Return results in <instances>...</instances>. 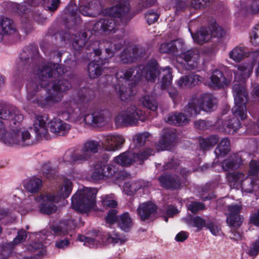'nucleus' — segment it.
Here are the masks:
<instances>
[{"label": "nucleus", "instance_id": "nucleus-11", "mask_svg": "<svg viewBox=\"0 0 259 259\" xmlns=\"http://www.w3.org/2000/svg\"><path fill=\"white\" fill-rule=\"evenodd\" d=\"M215 99L210 94H206L199 98L192 99L188 103L186 111L190 112V115H196L201 110L211 111L215 105Z\"/></svg>", "mask_w": 259, "mask_h": 259}, {"label": "nucleus", "instance_id": "nucleus-6", "mask_svg": "<svg viewBox=\"0 0 259 259\" xmlns=\"http://www.w3.org/2000/svg\"><path fill=\"white\" fill-rule=\"evenodd\" d=\"M235 105L232 109L233 117L244 120L247 117L246 103L248 93L243 84L235 83L233 85Z\"/></svg>", "mask_w": 259, "mask_h": 259}, {"label": "nucleus", "instance_id": "nucleus-47", "mask_svg": "<svg viewBox=\"0 0 259 259\" xmlns=\"http://www.w3.org/2000/svg\"><path fill=\"white\" fill-rule=\"evenodd\" d=\"M245 55V49L240 47H235L229 53L230 58L236 62H240L243 59Z\"/></svg>", "mask_w": 259, "mask_h": 259}, {"label": "nucleus", "instance_id": "nucleus-50", "mask_svg": "<svg viewBox=\"0 0 259 259\" xmlns=\"http://www.w3.org/2000/svg\"><path fill=\"white\" fill-rule=\"evenodd\" d=\"M53 85L62 94L69 90L71 87L70 82L64 78L55 80Z\"/></svg>", "mask_w": 259, "mask_h": 259}, {"label": "nucleus", "instance_id": "nucleus-54", "mask_svg": "<svg viewBox=\"0 0 259 259\" xmlns=\"http://www.w3.org/2000/svg\"><path fill=\"white\" fill-rule=\"evenodd\" d=\"M198 140L200 146H214L219 141V138L215 135H211L206 138L199 137Z\"/></svg>", "mask_w": 259, "mask_h": 259}, {"label": "nucleus", "instance_id": "nucleus-5", "mask_svg": "<svg viewBox=\"0 0 259 259\" xmlns=\"http://www.w3.org/2000/svg\"><path fill=\"white\" fill-rule=\"evenodd\" d=\"M76 227L74 220L69 219L60 222L58 224L52 225L51 229L56 239L55 247L59 249H65L70 245L72 231Z\"/></svg>", "mask_w": 259, "mask_h": 259}, {"label": "nucleus", "instance_id": "nucleus-34", "mask_svg": "<svg viewBox=\"0 0 259 259\" xmlns=\"http://www.w3.org/2000/svg\"><path fill=\"white\" fill-rule=\"evenodd\" d=\"M239 187L241 188L243 194L251 193L253 191H256L259 189L258 180L257 179L251 180L244 175V178Z\"/></svg>", "mask_w": 259, "mask_h": 259}, {"label": "nucleus", "instance_id": "nucleus-26", "mask_svg": "<svg viewBox=\"0 0 259 259\" xmlns=\"http://www.w3.org/2000/svg\"><path fill=\"white\" fill-rule=\"evenodd\" d=\"M185 50V44L183 40L177 39L162 44L159 51L162 53L174 54Z\"/></svg>", "mask_w": 259, "mask_h": 259}, {"label": "nucleus", "instance_id": "nucleus-44", "mask_svg": "<svg viewBox=\"0 0 259 259\" xmlns=\"http://www.w3.org/2000/svg\"><path fill=\"white\" fill-rule=\"evenodd\" d=\"M37 54V50L35 48H33L30 51L28 48H26L20 55L19 66L20 67H26L31 60V58Z\"/></svg>", "mask_w": 259, "mask_h": 259}, {"label": "nucleus", "instance_id": "nucleus-56", "mask_svg": "<svg viewBox=\"0 0 259 259\" xmlns=\"http://www.w3.org/2000/svg\"><path fill=\"white\" fill-rule=\"evenodd\" d=\"M39 172L44 177L49 179L54 178L55 177L54 170L51 168L49 162H46L42 164Z\"/></svg>", "mask_w": 259, "mask_h": 259}, {"label": "nucleus", "instance_id": "nucleus-20", "mask_svg": "<svg viewBox=\"0 0 259 259\" xmlns=\"http://www.w3.org/2000/svg\"><path fill=\"white\" fill-rule=\"evenodd\" d=\"M242 209L240 204H235L229 205L228 211L229 215L227 218V224L234 227H239L243 221V218L239 214Z\"/></svg>", "mask_w": 259, "mask_h": 259}, {"label": "nucleus", "instance_id": "nucleus-21", "mask_svg": "<svg viewBox=\"0 0 259 259\" xmlns=\"http://www.w3.org/2000/svg\"><path fill=\"white\" fill-rule=\"evenodd\" d=\"M242 163V160L240 156L237 154L230 155L228 158L225 159L220 164H218V162H213V167L215 171H220L219 169L215 168V167L219 165H221V169L224 171H228L238 168Z\"/></svg>", "mask_w": 259, "mask_h": 259}, {"label": "nucleus", "instance_id": "nucleus-52", "mask_svg": "<svg viewBox=\"0 0 259 259\" xmlns=\"http://www.w3.org/2000/svg\"><path fill=\"white\" fill-rule=\"evenodd\" d=\"M27 237L26 232L24 230H21L18 232L17 236L13 239V241L7 243L6 247L12 248L15 245L24 242Z\"/></svg>", "mask_w": 259, "mask_h": 259}, {"label": "nucleus", "instance_id": "nucleus-42", "mask_svg": "<svg viewBox=\"0 0 259 259\" xmlns=\"http://www.w3.org/2000/svg\"><path fill=\"white\" fill-rule=\"evenodd\" d=\"M144 186L142 181L139 180L125 183L123 186L124 192L127 195H133Z\"/></svg>", "mask_w": 259, "mask_h": 259}, {"label": "nucleus", "instance_id": "nucleus-13", "mask_svg": "<svg viewBox=\"0 0 259 259\" xmlns=\"http://www.w3.org/2000/svg\"><path fill=\"white\" fill-rule=\"evenodd\" d=\"M52 237L50 232L48 231L43 230L41 232L36 234V239L41 238V241H35L32 242L27 246L28 250L32 254L33 256L26 257V259H39L43 257L46 254V250L42 243V240L48 237Z\"/></svg>", "mask_w": 259, "mask_h": 259}, {"label": "nucleus", "instance_id": "nucleus-48", "mask_svg": "<svg viewBox=\"0 0 259 259\" xmlns=\"http://www.w3.org/2000/svg\"><path fill=\"white\" fill-rule=\"evenodd\" d=\"M205 229L209 230L214 236H220L222 233L221 228L212 217L208 218V222Z\"/></svg>", "mask_w": 259, "mask_h": 259}, {"label": "nucleus", "instance_id": "nucleus-33", "mask_svg": "<svg viewBox=\"0 0 259 259\" xmlns=\"http://www.w3.org/2000/svg\"><path fill=\"white\" fill-rule=\"evenodd\" d=\"M199 57V51L197 49H194L181 54L177 57V60L180 63H181L180 60L181 59H183L187 62H192L193 63L191 64L190 66L191 69H193L197 66Z\"/></svg>", "mask_w": 259, "mask_h": 259}, {"label": "nucleus", "instance_id": "nucleus-61", "mask_svg": "<svg viewBox=\"0 0 259 259\" xmlns=\"http://www.w3.org/2000/svg\"><path fill=\"white\" fill-rule=\"evenodd\" d=\"M102 204L104 207L112 208L117 205V202L108 195L102 197Z\"/></svg>", "mask_w": 259, "mask_h": 259}, {"label": "nucleus", "instance_id": "nucleus-18", "mask_svg": "<svg viewBox=\"0 0 259 259\" xmlns=\"http://www.w3.org/2000/svg\"><path fill=\"white\" fill-rule=\"evenodd\" d=\"M93 29L95 31L109 35L116 32V23L113 18L105 17L95 23Z\"/></svg>", "mask_w": 259, "mask_h": 259}, {"label": "nucleus", "instance_id": "nucleus-32", "mask_svg": "<svg viewBox=\"0 0 259 259\" xmlns=\"http://www.w3.org/2000/svg\"><path fill=\"white\" fill-rule=\"evenodd\" d=\"M157 209L156 206L151 202H145L141 204L137 208V213L142 221L148 219Z\"/></svg>", "mask_w": 259, "mask_h": 259}, {"label": "nucleus", "instance_id": "nucleus-49", "mask_svg": "<svg viewBox=\"0 0 259 259\" xmlns=\"http://www.w3.org/2000/svg\"><path fill=\"white\" fill-rule=\"evenodd\" d=\"M176 139V134L172 132H165L159 140V146H167L172 144Z\"/></svg>", "mask_w": 259, "mask_h": 259}, {"label": "nucleus", "instance_id": "nucleus-64", "mask_svg": "<svg viewBox=\"0 0 259 259\" xmlns=\"http://www.w3.org/2000/svg\"><path fill=\"white\" fill-rule=\"evenodd\" d=\"M210 33L212 34V37H221L225 34V31L221 27L214 25L210 29Z\"/></svg>", "mask_w": 259, "mask_h": 259}, {"label": "nucleus", "instance_id": "nucleus-62", "mask_svg": "<svg viewBox=\"0 0 259 259\" xmlns=\"http://www.w3.org/2000/svg\"><path fill=\"white\" fill-rule=\"evenodd\" d=\"M251 42L255 45H259V24L253 28L250 34Z\"/></svg>", "mask_w": 259, "mask_h": 259}, {"label": "nucleus", "instance_id": "nucleus-15", "mask_svg": "<svg viewBox=\"0 0 259 259\" xmlns=\"http://www.w3.org/2000/svg\"><path fill=\"white\" fill-rule=\"evenodd\" d=\"M158 179L160 186L166 189L177 190L182 187L181 178L176 174L164 172Z\"/></svg>", "mask_w": 259, "mask_h": 259}, {"label": "nucleus", "instance_id": "nucleus-1", "mask_svg": "<svg viewBox=\"0 0 259 259\" xmlns=\"http://www.w3.org/2000/svg\"><path fill=\"white\" fill-rule=\"evenodd\" d=\"M162 72L164 73L162 78L161 88L168 90L169 97L175 101L178 97L179 93L176 89L169 88L172 80L171 69L169 67L159 69L155 60H150L145 65H140L125 71H118L116 74L117 82L114 85L115 90L121 100H127L133 95L131 88L125 85L130 79L136 81L144 77L148 81L154 82L159 73Z\"/></svg>", "mask_w": 259, "mask_h": 259}, {"label": "nucleus", "instance_id": "nucleus-29", "mask_svg": "<svg viewBox=\"0 0 259 259\" xmlns=\"http://www.w3.org/2000/svg\"><path fill=\"white\" fill-rule=\"evenodd\" d=\"M48 117L42 115H36L33 123V128L36 135L39 137L48 138V132L46 128Z\"/></svg>", "mask_w": 259, "mask_h": 259}, {"label": "nucleus", "instance_id": "nucleus-8", "mask_svg": "<svg viewBox=\"0 0 259 259\" xmlns=\"http://www.w3.org/2000/svg\"><path fill=\"white\" fill-rule=\"evenodd\" d=\"M99 147H83L81 150L67 151L64 156V162L71 165H76L87 160L92 154L98 152ZM105 151H113L116 147H99Z\"/></svg>", "mask_w": 259, "mask_h": 259}, {"label": "nucleus", "instance_id": "nucleus-14", "mask_svg": "<svg viewBox=\"0 0 259 259\" xmlns=\"http://www.w3.org/2000/svg\"><path fill=\"white\" fill-rule=\"evenodd\" d=\"M124 142L125 139L121 135H107L88 139L84 143V146H121Z\"/></svg>", "mask_w": 259, "mask_h": 259}, {"label": "nucleus", "instance_id": "nucleus-55", "mask_svg": "<svg viewBox=\"0 0 259 259\" xmlns=\"http://www.w3.org/2000/svg\"><path fill=\"white\" fill-rule=\"evenodd\" d=\"M124 238H122L119 234L113 231L112 233L109 234L107 237V241L109 243L115 244H121L125 241Z\"/></svg>", "mask_w": 259, "mask_h": 259}, {"label": "nucleus", "instance_id": "nucleus-3", "mask_svg": "<svg viewBox=\"0 0 259 259\" xmlns=\"http://www.w3.org/2000/svg\"><path fill=\"white\" fill-rule=\"evenodd\" d=\"M97 192V189L94 188L78 190L71 198L72 207L81 213L94 209Z\"/></svg>", "mask_w": 259, "mask_h": 259}, {"label": "nucleus", "instance_id": "nucleus-59", "mask_svg": "<svg viewBox=\"0 0 259 259\" xmlns=\"http://www.w3.org/2000/svg\"><path fill=\"white\" fill-rule=\"evenodd\" d=\"M249 175L257 176L259 174V160H251L249 162Z\"/></svg>", "mask_w": 259, "mask_h": 259}, {"label": "nucleus", "instance_id": "nucleus-41", "mask_svg": "<svg viewBox=\"0 0 259 259\" xmlns=\"http://www.w3.org/2000/svg\"><path fill=\"white\" fill-rule=\"evenodd\" d=\"M244 178L243 173L233 172L226 175L227 181L231 188H238Z\"/></svg>", "mask_w": 259, "mask_h": 259}, {"label": "nucleus", "instance_id": "nucleus-39", "mask_svg": "<svg viewBox=\"0 0 259 259\" xmlns=\"http://www.w3.org/2000/svg\"><path fill=\"white\" fill-rule=\"evenodd\" d=\"M192 37L195 42L202 44L209 41L212 37L210 28H201L195 34L191 33Z\"/></svg>", "mask_w": 259, "mask_h": 259}, {"label": "nucleus", "instance_id": "nucleus-31", "mask_svg": "<svg viewBox=\"0 0 259 259\" xmlns=\"http://www.w3.org/2000/svg\"><path fill=\"white\" fill-rule=\"evenodd\" d=\"M78 240L80 241L84 242V244L90 247H97L105 242L103 235L99 231H95V236L94 238L78 235Z\"/></svg>", "mask_w": 259, "mask_h": 259}, {"label": "nucleus", "instance_id": "nucleus-45", "mask_svg": "<svg viewBox=\"0 0 259 259\" xmlns=\"http://www.w3.org/2000/svg\"><path fill=\"white\" fill-rule=\"evenodd\" d=\"M139 101L143 106L151 111H155L158 108V103L152 96L149 95L143 96Z\"/></svg>", "mask_w": 259, "mask_h": 259}, {"label": "nucleus", "instance_id": "nucleus-25", "mask_svg": "<svg viewBox=\"0 0 259 259\" xmlns=\"http://www.w3.org/2000/svg\"><path fill=\"white\" fill-rule=\"evenodd\" d=\"M139 52L140 49L137 47L130 46L124 49L120 56L121 62L123 64L133 63L141 57V54Z\"/></svg>", "mask_w": 259, "mask_h": 259}, {"label": "nucleus", "instance_id": "nucleus-43", "mask_svg": "<svg viewBox=\"0 0 259 259\" xmlns=\"http://www.w3.org/2000/svg\"><path fill=\"white\" fill-rule=\"evenodd\" d=\"M117 222L120 228L124 232H128L133 226L132 220L126 212L119 216Z\"/></svg>", "mask_w": 259, "mask_h": 259}, {"label": "nucleus", "instance_id": "nucleus-36", "mask_svg": "<svg viewBox=\"0 0 259 259\" xmlns=\"http://www.w3.org/2000/svg\"><path fill=\"white\" fill-rule=\"evenodd\" d=\"M123 44V40L121 38H114L111 41H106L104 42L103 45L108 57L113 56L116 51L121 48Z\"/></svg>", "mask_w": 259, "mask_h": 259}, {"label": "nucleus", "instance_id": "nucleus-12", "mask_svg": "<svg viewBox=\"0 0 259 259\" xmlns=\"http://www.w3.org/2000/svg\"><path fill=\"white\" fill-rule=\"evenodd\" d=\"M37 88V90L39 89L38 86L36 83H32L30 84L28 87V94L27 99L31 102H37L38 104L42 107H46L50 103H54L60 101L63 95L57 89L54 88V86L52 85V88L49 89L47 91V96L45 99H42L41 97L38 99L37 97L34 98V94L33 92Z\"/></svg>", "mask_w": 259, "mask_h": 259}, {"label": "nucleus", "instance_id": "nucleus-24", "mask_svg": "<svg viewBox=\"0 0 259 259\" xmlns=\"http://www.w3.org/2000/svg\"><path fill=\"white\" fill-rule=\"evenodd\" d=\"M188 105L185 108L186 115L182 113H171L169 114L166 118V122L171 125H184L187 124L189 121V118L194 115H190V112L186 111Z\"/></svg>", "mask_w": 259, "mask_h": 259}, {"label": "nucleus", "instance_id": "nucleus-10", "mask_svg": "<svg viewBox=\"0 0 259 259\" xmlns=\"http://www.w3.org/2000/svg\"><path fill=\"white\" fill-rule=\"evenodd\" d=\"M153 154V150L147 148L138 153L127 151L114 158V162L122 166H128L134 163L142 164L148 157Z\"/></svg>", "mask_w": 259, "mask_h": 259}, {"label": "nucleus", "instance_id": "nucleus-23", "mask_svg": "<svg viewBox=\"0 0 259 259\" xmlns=\"http://www.w3.org/2000/svg\"><path fill=\"white\" fill-rule=\"evenodd\" d=\"M117 4L108 10L110 15L114 17H121L127 14L130 10L129 0H116Z\"/></svg>", "mask_w": 259, "mask_h": 259}, {"label": "nucleus", "instance_id": "nucleus-4", "mask_svg": "<svg viewBox=\"0 0 259 259\" xmlns=\"http://www.w3.org/2000/svg\"><path fill=\"white\" fill-rule=\"evenodd\" d=\"M23 119V115L15 107L5 108L0 111V140L5 144L18 143L15 139H12V134L7 133L4 125L7 122H13L14 124L20 122Z\"/></svg>", "mask_w": 259, "mask_h": 259}, {"label": "nucleus", "instance_id": "nucleus-28", "mask_svg": "<svg viewBox=\"0 0 259 259\" xmlns=\"http://www.w3.org/2000/svg\"><path fill=\"white\" fill-rule=\"evenodd\" d=\"M208 218L209 217H207V218L205 219L198 215H190L188 217L183 218L182 221L186 224L188 227L196 228V231L199 232L202 230L203 228H206L208 222Z\"/></svg>", "mask_w": 259, "mask_h": 259}, {"label": "nucleus", "instance_id": "nucleus-27", "mask_svg": "<svg viewBox=\"0 0 259 259\" xmlns=\"http://www.w3.org/2000/svg\"><path fill=\"white\" fill-rule=\"evenodd\" d=\"M49 125L50 131L57 136L66 135L71 128L69 124L58 119L51 120Z\"/></svg>", "mask_w": 259, "mask_h": 259}, {"label": "nucleus", "instance_id": "nucleus-30", "mask_svg": "<svg viewBox=\"0 0 259 259\" xmlns=\"http://www.w3.org/2000/svg\"><path fill=\"white\" fill-rule=\"evenodd\" d=\"M107 117L104 111L95 112L83 116V120L88 124L98 125L105 124Z\"/></svg>", "mask_w": 259, "mask_h": 259}, {"label": "nucleus", "instance_id": "nucleus-46", "mask_svg": "<svg viewBox=\"0 0 259 259\" xmlns=\"http://www.w3.org/2000/svg\"><path fill=\"white\" fill-rule=\"evenodd\" d=\"M30 138V133L27 130H23L19 132L17 134H12V139H15L17 142L18 143H11V144H17L23 145L25 144H28L26 143L27 140Z\"/></svg>", "mask_w": 259, "mask_h": 259}, {"label": "nucleus", "instance_id": "nucleus-40", "mask_svg": "<svg viewBox=\"0 0 259 259\" xmlns=\"http://www.w3.org/2000/svg\"><path fill=\"white\" fill-rule=\"evenodd\" d=\"M241 126V123L238 119L232 117L222 122V130L229 134H233Z\"/></svg>", "mask_w": 259, "mask_h": 259}, {"label": "nucleus", "instance_id": "nucleus-22", "mask_svg": "<svg viewBox=\"0 0 259 259\" xmlns=\"http://www.w3.org/2000/svg\"><path fill=\"white\" fill-rule=\"evenodd\" d=\"M202 81V78L194 74L181 77L177 81V85L180 89H186L198 85Z\"/></svg>", "mask_w": 259, "mask_h": 259}, {"label": "nucleus", "instance_id": "nucleus-19", "mask_svg": "<svg viewBox=\"0 0 259 259\" xmlns=\"http://www.w3.org/2000/svg\"><path fill=\"white\" fill-rule=\"evenodd\" d=\"M237 70H233L235 74L234 85L237 84H243L244 87L245 85L244 82V79L249 77L252 73L253 66L251 63H242L237 66ZM246 88V87H245Z\"/></svg>", "mask_w": 259, "mask_h": 259}, {"label": "nucleus", "instance_id": "nucleus-7", "mask_svg": "<svg viewBox=\"0 0 259 259\" xmlns=\"http://www.w3.org/2000/svg\"><path fill=\"white\" fill-rule=\"evenodd\" d=\"M147 116L144 111L141 109L140 105L131 104L125 109L121 111L115 118L117 124H124L126 125H136L139 121H144Z\"/></svg>", "mask_w": 259, "mask_h": 259}, {"label": "nucleus", "instance_id": "nucleus-63", "mask_svg": "<svg viewBox=\"0 0 259 259\" xmlns=\"http://www.w3.org/2000/svg\"><path fill=\"white\" fill-rule=\"evenodd\" d=\"M117 211L116 209H111L109 211L106 217V222L109 224H113L115 223L118 219L117 217Z\"/></svg>", "mask_w": 259, "mask_h": 259}, {"label": "nucleus", "instance_id": "nucleus-37", "mask_svg": "<svg viewBox=\"0 0 259 259\" xmlns=\"http://www.w3.org/2000/svg\"><path fill=\"white\" fill-rule=\"evenodd\" d=\"M41 186V180L34 177L26 179L23 182L24 188L31 193H37L40 189Z\"/></svg>", "mask_w": 259, "mask_h": 259}, {"label": "nucleus", "instance_id": "nucleus-2", "mask_svg": "<svg viewBox=\"0 0 259 259\" xmlns=\"http://www.w3.org/2000/svg\"><path fill=\"white\" fill-rule=\"evenodd\" d=\"M72 183L69 179L64 180L61 186L56 189L55 192L46 195L40 194L37 197L31 195L30 200L33 199L30 206H27L26 212L34 210L37 208L39 211L43 214H50L55 212L57 206L53 202H58L62 198H67L71 193Z\"/></svg>", "mask_w": 259, "mask_h": 259}, {"label": "nucleus", "instance_id": "nucleus-35", "mask_svg": "<svg viewBox=\"0 0 259 259\" xmlns=\"http://www.w3.org/2000/svg\"><path fill=\"white\" fill-rule=\"evenodd\" d=\"M212 85L214 88H222L229 85L231 81V79H227L224 76L222 72L220 70H214L210 77Z\"/></svg>", "mask_w": 259, "mask_h": 259}, {"label": "nucleus", "instance_id": "nucleus-9", "mask_svg": "<svg viewBox=\"0 0 259 259\" xmlns=\"http://www.w3.org/2000/svg\"><path fill=\"white\" fill-rule=\"evenodd\" d=\"M66 71V68L58 64L48 63L40 65L36 73L40 88L47 86L54 76L61 75Z\"/></svg>", "mask_w": 259, "mask_h": 259}, {"label": "nucleus", "instance_id": "nucleus-53", "mask_svg": "<svg viewBox=\"0 0 259 259\" xmlns=\"http://www.w3.org/2000/svg\"><path fill=\"white\" fill-rule=\"evenodd\" d=\"M150 134L148 132L139 133L135 136L133 142L135 144L139 146H144L146 144L147 141L150 140Z\"/></svg>", "mask_w": 259, "mask_h": 259}, {"label": "nucleus", "instance_id": "nucleus-57", "mask_svg": "<svg viewBox=\"0 0 259 259\" xmlns=\"http://www.w3.org/2000/svg\"><path fill=\"white\" fill-rule=\"evenodd\" d=\"M103 166L105 167V178L112 177L118 171V167L116 164H109L106 166L103 164Z\"/></svg>", "mask_w": 259, "mask_h": 259}, {"label": "nucleus", "instance_id": "nucleus-58", "mask_svg": "<svg viewBox=\"0 0 259 259\" xmlns=\"http://www.w3.org/2000/svg\"><path fill=\"white\" fill-rule=\"evenodd\" d=\"M205 208V206L203 203L197 201L191 202L187 205L188 209L193 213H196L199 210H203Z\"/></svg>", "mask_w": 259, "mask_h": 259}, {"label": "nucleus", "instance_id": "nucleus-51", "mask_svg": "<svg viewBox=\"0 0 259 259\" xmlns=\"http://www.w3.org/2000/svg\"><path fill=\"white\" fill-rule=\"evenodd\" d=\"M104 170L105 167L103 166V164H97L96 165L91 175L92 180L96 181L105 179Z\"/></svg>", "mask_w": 259, "mask_h": 259}, {"label": "nucleus", "instance_id": "nucleus-16", "mask_svg": "<svg viewBox=\"0 0 259 259\" xmlns=\"http://www.w3.org/2000/svg\"><path fill=\"white\" fill-rule=\"evenodd\" d=\"M0 41L6 36H11L14 38L19 39L20 36L12 20L5 17L0 19Z\"/></svg>", "mask_w": 259, "mask_h": 259}, {"label": "nucleus", "instance_id": "nucleus-60", "mask_svg": "<svg viewBox=\"0 0 259 259\" xmlns=\"http://www.w3.org/2000/svg\"><path fill=\"white\" fill-rule=\"evenodd\" d=\"M246 11L253 14L259 12V0L249 2L246 7Z\"/></svg>", "mask_w": 259, "mask_h": 259}, {"label": "nucleus", "instance_id": "nucleus-17", "mask_svg": "<svg viewBox=\"0 0 259 259\" xmlns=\"http://www.w3.org/2000/svg\"><path fill=\"white\" fill-rule=\"evenodd\" d=\"M78 12L84 16L95 17L100 12L96 0H79Z\"/></svg>", "mask_w": 259, "mask_h": 259}, {"label": "nucleus", "instance_id": "nucleus-38", "mask_svg": "<svg viewBox=\"0 0 259 259\" xmlns=\"http://www.w3.org/2000/svg\"><path fill=\"white\" fill-rule=\"evenodd\" d=\"M102 60H94L88 65L89 75L91 78H95L100 76L103 71V65L105 63Z\"/></svg>", "mask_w": 259, "mask_h": 259}]
</instances>
